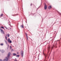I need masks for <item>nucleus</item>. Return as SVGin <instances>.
<instances>
[{
    "mask_svg": "<svg viewBox=\"0 0 61 61\" xmlns=\"http://www.w3.org/2000/svg\"><path fill=\"white\" fill-rule=\"evenodd\" d=\"M31 5H32V4L31 3V4L30 5V6H31Z\"/></svg>",
    "mask_w": 61,
    "mask_h": 61,
    "instance_id": "obj_35",
    "label": "nucleus"
},
{
    "mask_svg": "<svg viewBox=\"0 0 61 61\" xmlns=\"http://www.w3.org/2000/svg\"><path fill=\"white\" fill-rule=\"evenodd\" d=\"M17 55H18V54H19V52H17Z\"/></svg>",
    "mask_w": 61,
    "mask_h": 61,
    "instance_id": "obj_24",
    "label": "nucleus"
},
{
    "mask_svg": "<svg viewBox=\"0 0 61 61\" xmlns=\"http://www.w3.org/2000/svg\"><path fill=\"white\" fill-rule=\"evenodd\" d=\"M25 35L26 36L27 39V40H28V36H27V34L26 33L25 34Z\"/></svg>",
    "mask_w": 61,
    "mask_h": 61,
    "instance_id": "obj_6",
    "label": "nucleus"
},
{
    "mask_svg": "<svg viewBox=\"0 0 61 61\" xmlns=\"http://www.w3.org/2000/svg\"><path fill=\"white\" fill-rule=\"evenodd\" d=\"M7 36H8V37H9V36H10V35L9 34H8L6 35Z\"/></svg>",
    "mask_w": 61,
    "mask_h": 61,
    "instance_id": "obj_14",
    "label": "nucleus"
},
{
    "mask_svg": "<svg viewBox=\"0 0 61 61\" xmlns=\"http://www.w3.org/2000/svg\"><path fill=\"white\" fill-rule=\"evenodd\" d=\"M8 41L9 43H12V41L11 40H10V38L8 39Z\"/></svg>",
    "mask_w": 61,
    "mask_h": 61,
    "instance_id": "obj_5",
    "label": "nucleus"
},
{
    "mask_svg": "<svg viewBox=\"0 0 61 61\" xmlns=\"http://www.w3.org/2000/svg\"><path fill=\"white\" fill-rule=\"evenodd\" d=\"M14 61H17V60H15Z\"/></svg>",
    "mask_w": 61,
    "mask_h": 61,
    "instance_id": "obj_33",
    "label": "nucleus"
},
{
    "mask_svg": "<svg viewBox=\"0 0 61 61\" xmlns=\"http://www.w3.org/2000/svg\"><path fill=\"white\" fill-rule=\"evenodd\" d=\"M43 18H42V21H43Z\"/></svg>",
    "mask_w": 61,
    "mask_h": 61,
    "instance_id": "obj_38",
    "label": "nucleus"
},
{
    "mask_svg": "<svg viewBox=\"0 0 61 61\" xmlns=\"http://www.w3.org/2000/svg\"><path fill=\"white\" fill-rule=\"evenodd\" d=\"M1 28H3V29H4V28L3 26H1Z\"/></svg>",
    "mask_w": 61,
    "mask_h": 61,
    "instance_id": "obj_19",
    "label": "nucleus"
},
{
    "mask_svg": "<svg viewBox=\"0 0 61 61\" xmlns=\"http://www.w3.org/2000/svg\"><path fill=\"white\" fill-rule=\"evenodd\" d=\"M5 28H6V29H7V28H6V27H5Z\"/></svg>",
    "mask_w": 61,
    "mask_h": 61,
    "instance_id": "obj_34",
    "label": "nucleus"
},
{
    "mask_svg": "<svg viewBox=\"0 0 61 61\" xmlns=\"http://www.w3.org/2000/svg\"><path fill=\"white\" fill-rule=\"evenodd\" d=\"M0 51H1V50L0 49Z\"/></svg>",
    "mask_w": 61,
    "mask_h": 61,
    "instance_id": "obj_40",
    "label": "nucleus"
},
{
    "mask_svg": "<svg viewBox=\"0 0 61 61\" xmlns=\"http://www.w3.org/2000/svg\"><path fill=\"white\" fill-rule=\"evenodd\" d=\"M39 7L38 8H37V10H38V8H39Z\"/></svg>",
    "mask_w": 61,
    "mask_h": 61,
    "instance_id": "obj_31",
    "label": "nucleus"
},
{
    "mask_svg": "<svg viewBox=\"0 0 61 61\" xmlns=\"http://www.w3.org/2000/svg\"><path fill=\"white\" fill-rule=\"evenodd\" d=\"M54 47H55V48H56V47H57V46H54Z\"/></svg>",
    "mask_w": 61,
    "mask_h": 61,
    "instance_id": "obj_23",
    "label": "nucleus"
},
{
    "mask_svg": "<svg viewBox=\"0 0 61 61\" xmlns=\"http://www.w3.org/2000/svg\"><path fill=\"white\" fill-rule=\"evenodd\" d=\"M39 7L38 8H37V10H38V8H39Z\"/></svg>",
    "mask_w": 61,
    "mask_h": 61,
    "instance_id": "obj_32",
    "label": "nucleus"
},
{
    "mask_svg": "<svg viewBox=\"0 0 61 61\" xmlns=\"http://www.w3.org/2000/svg\"><path fill=\"white\" fill-rule=\"evenodd\" d=\"M10 56V53H8V56L7 57H9V56Z\"/></svg>",
    "mask_w": 61,
    "mask_h": 61,
    "instance_id": "obj_7",
    "label": "nucleus"
},
{
    "mask_svg": "<svg viewBox=\"0 0 61 61\" xmlns=\"http://www.w3.org/2000/svg\"><path fill=\"white\" fill-rule=\"evenodd\" d=\"M50 47H49L48 48V52H49V50H50Z\"/></svg>",
    "mask_w": 61,
    "mask_h": 61,
    "instance_id": "obj_9",
    "label": "nucleus"
},
{
    "mask_svg": "<svg viewBox=\"0 0 61 61\" xmlns=\"http://www.w3.org/2000/svg\"><path fill=\"white\" fill-rule=\"evenodd\" d=\"M53 47H52L51 48H52V49H53Z\"/></svg>",
    "mask_w": 61,
    "mask_h": 61,
    "instance_id": "obj_30",
    "label": "nucleus"
},
{
    "mask_svg": "<svg viewBox=\"0 0 61 61\" xmlns=\"http://www.w3.org/2000/svg\"><path fill=\"white\" fill-rule=\"evenodd\" d=\"M13 15V16H14V15Z\"/></svg>",
    "mask_w": 61,
    "mask_h": 61,
    "instance_id": "obj_39",
    "label": "nucleus"
},
{
    "mask_svg": "<svg viewBox=\"0 0 61 61\" xmlns=\"http://www.w3.org/2000/svg\"><path fill=\"white\" fill-rule=\"evenodd\" d=\"M10 48H12V47L10 46Z\"/></svg>",
    "mask_w": 61,
    "mask_h": 61,
    "instance_id": "obj_28",
    "label": "nucleus"
},
{
    "mask_svg": "<svg viewBox=\"0 0 61 61\" xmlns=\"http://www.w3.org/2000/svg\"><path fill=\"white\" fill-rule=\"evenodd\" d=\"M20 27L21 28H24V26H23V25H21Z\"/></svg>",
    "mask_w": 61,
    "mask_h": 61,
    "instance_id": "obj_10",
    "label": "nucleus"
},
{
    "mask_svg": "<svg viewBox=\"0 0 61 61\" xmlns=\"http://www.w3.org/2000/svg\"><path fill=\"white\" fill-rule=\"evenodd\" d=\"M3 14H1V15H0V16H3Z\"/></svg>",
    "mask_w": 61,
    "mask_h": 61,
    "instance_id": "obj_18",
    "label": "nucleus"
},
{
    "mask_svg": "<svg viewBox=\"0 0 61 61\" xmlns=\"http://www.w3.org/2000/svg\"><path fill=\"white\" fill-rule=\"evenodd\" d=\"M14 50H13V49H12L11 50V51L12 52V51H13Z\"/></svg>",
    "mask_w": 61,
    "mask_h": 61,
    "instance_id": "obj_27",
    "label": "nucleus"
},
{
    "mask_svg": "<svg viewBox=\"0 0 61 61\" xmlns=\"http://www.w3.org/2000/svg\"><path fill=\"white\" fill-rule=\"evenodd\" d=\"M8 24L9 25H10V22H9L8 23Z\"/></svg>",
    "mask_w": 61,
    "mask_h": 61,
    "instance_id": "obj_17",
    "label": "nucleus"
},
{
    "mask_svg": "<svg viewBox=\"0 0 61 61\" xmlns=\"http://www.w3.org/2000/svg\"><path fill=\"white\" fill-rule=\"evenodd\" d=\"M5 43H6V44H7V42L6 41H5Z\"/></svg>",
    "mask_w": 61,
    "mask_h": 61,
    "instance_id": "obj_20",
    "label": "nucleus"
},
{
    "mask_svg": "<svg viewBox=\"0 0 61 61\" xmlns=\"http://www.w3.org/2000/svg\"><path fill=\"white\" fill-rule=\"evenodd\" d=\"M1 52L2 53H4V52H5V51L3 50H1Z\"/></svg>",
    "mask_w": 61,
    "mask_h": 61,
    "instance_id": "obj_13",
    "label": "nucleus"
},
{
    "mask_svg": "<svg viewBox=\"0 0 61 61\" xmlns=\"http://www.w3.org/2000/svg\"><path fill=\"white\" fill-rule=\"evenodd\" d=\"M55 23H56V22H55L54 24H55ZM54 24L53 25H54Z\"/></svg>",
    "mask_w": 61,
    "mask_h": 61,
    "instance_id": "obj_37",
    "label": "nucleus"
},
{
    "mask_svg": "<svg viewBox=\"0 0 61 61\" xmlns=\"http://www.w3.org/2000/svg\"><path fill=\"white\" fill-rule=\"evenodd\" d=\"M16 56V57H19V55H17Z\"/></svg>",
    "mask_w": 61,
    "mask_h": 61,
    "instance_id": "obj_15",
    "label": "nucleus"
},
{
    "mask_svg": "<svg viewBox=\"0 0 61 61\" xmlns=\"http://www.w3.org/2000/svg\"><path fill=\"white\" fill-rule=\"evenodd\" d=\"M0 61H3V60H2V59H0Z\"/></svg>",
    "mask_w": 61,
    "mask_h": 61,
    "instance_id": "obj_25",
    "label": "nucleus"
},
{
    "mask_svg": "<svg viewBox=\"0 0 61 61\" xmlns=\"http://www.w3.org/2000/svg\"><path fill=\"white\" fill-rule=\"evenodd\" d=\"M60 41V40H58L57 41Z\"/></svg>",
    "mask_w": 61,
    "mask_h": 61,
    "instance_id": "obj_26",
    "label": "nucleus"
},
{
    "mask_svg": "<svg viewBox=\"0 0 61 61\" xmlns=\"http://www.w3.org/2000/svg\"><path fill=\"white\" fill-rule=\"evenodd\" d=\"M59 47H60V46H61V45H60V42L59 43Z\"/></svg>",
    "mask_w": 61,
    "mask_h": 61,
    "instance_id": "obj_21",
    "label": "nucleus"
},
{
    "mask_svg": "<svg viewBox=\"0 0 61 61\" xmlns=\"http://www.w3.org/2000/svg\"><path fill=\"white\" fill-rule=\"evenodd\" d=\"M24 54V52L23 51H22L21 53V55L22 56H23V55Z\"/></svg>",
    "mask_w": 61,
    "mask_h": 61,
    "instance_id": "obj_4",
    "label": "nucleus"
},
{
    "mask_svg": "<svg viewBox=\"0 0 61 61\" xmlns=\"http://www.w3.org/2000/svg\"><path fill=\"white\" fill-rule=\"evenodd\" d=\"M44 5H45L44 9L45 10H46V8H47V5H46V4H44Z\"/></svg>",
    "mask_w": 61,
    "mask_h": 61,
    "instance_id": "obj_3",
    "label": "nucleus"
},
{
    "mask_svg": "<svg viewBox=\"0 0 61 61\" xmlns=\"http://www.w3.org/2000/svg\"><path fill=\"white\" fill-rule=\"evenodd\" d=\"M43 54H44V55L45 56V58H46V57L47 56V54H46V55H45L44 53H43Z\"/></svg>",
    "mask_w": 61,
    "mask_h": 61,
    "instance_id": "obj_8",
    "label": "nucleus"
},
{
    "mask_svg": "<svg viewBox=\"0 0 61 61\" xmlns=\"http://www.w3.org/2000/svg\"><path fill=\"white\" fill-rule=\"evenodd\" d=\"M3 61H5V59H4L3 60Z\"/></svg>",
    "mask_w": 61,
    "mask_h": 61,
    "instance_id": "obj_29",
    "label": "nucleus"
},
{
    "mask_svg": "<svg viewBox=\"0 0 61 61\" xmlns=\"http://www.w3.org/2000/svg\"><path fill=\"white\" fill-rule=\"evenodd\" d=\"M9 60V57H6L5 58V60L6 61H8Z\"/></svg>",
    "mask_w": 61,
    "mask_h": 61,
    "instance_id": "obj_2",
    "label": "nucleus"
},
{
    "mask_svg": "<svg viewBox=\"0 0 61 61\" xmlns=\"http://www.w3.org/2000/svg\"><path fill=\"white\" fill-rule=\"evenodd\" d=\"M13 56H16V55H17V54H15V53H13Z\"/></svg>",
    "mask_w": 61,
    "mask_h": 61,
    "instance_id": "obj_11",
    "label": "nucleus"
},
{
    "mask_svg": "<svg viewBox=\"0 0 61 61\" xmlns=\"http://www.w3.org/2000/svg\"><path fill=\"white\" fill-rule=\"evenodd\" d=\"M0 32L1 33H2V34H5L4 31H3V30H2L1 29H0Z\"/></svg>",
    "mask_w": 61,
    "mask_h": 61,
    "instance_id": "obj_1",
    "label": "nucleus"
},
{
    "mask_svg": "<svg viewBox=\"0 0 61 61\" xmlns=\"http://www.w3.org/2000/svg\"><path fill=\"white\" fill-rule=\"evenodd\" d=\"M15 60H16V58L15 59Z\"/></svg>",
    "mask_w": 61,
    "mask_h": 61,
    "instance_id": "obj_41",
    "label": "nucleus"
},
{
    "mask_svg": "<svg viewBox=\"0 0 61 61\" xmlns=\"http://www.w3.org/2000/svg\"><path fill=\"white\" fill-rule=\"evenodd\" d=\"M8 46H9V45H8Z\"/></svg>",
    "mask_w": 61,
    "mask_h": 61,
    "instance_id": "obj_36",
    "label": "nucleus"
},
{
    "mask_svg": "<svg viewBox=\"0 0 61 61\" xmlns=\"http://www.w3.org/2000/svg\"><path fill=\"white\" fill-rule=\"evenodd\" d=\"M0 46H3V45H4V44H3V43L2 44H0Z\"/></svg>",
    "mask_w": 61,
    "mask_h": 61,
    "instance_id": "obj_16",
    "label": "nucleus"
},
{
    "mask_svg": "<svg viewBox=\"0 0 61 61\" xmlns=\"http://www.w3.org/2000/svg\"><path fill=\"white\" fill-rule=\"evenodd\" d=\"M51 6H49L48 7V8L49 9H50L51 8Z\"/></svg>",
    "mask_w": 61,
    "mask_h": 61,
    "instance_id": "obj_12",
    "label": "nucleus"
},
{
    "mask_svg": "<svg viewBox=\"0 0 61 61\" xmlns=\"http://www.w3.org/2000/svg\"><path fill=\"white\" fill-rule=\"evenodd\" d=\"M5 38L6 39V40H7V37H6V36H5Z\"/></svg>",
    "mask_w": 61,
    "mask_h": 61,
    "instance_id": "obj_22",
    "label": "nucleus"
}]
</instances>
